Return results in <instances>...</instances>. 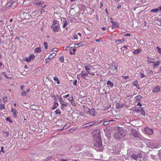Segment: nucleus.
<instances>
[{"mask_svg": "<svg viewBox=\"0 0 161 161\" xmlns=\"http://www.w3.org/2000/svg\"><path fill=\"white\" fill-rule=\"evenodd\" d=\"M148 72L150 74H153V71L150 69H148Z\"/></svg>", "mask_w": 161, "mask_h": 161, "instance_id": "59", "label": "nucleus"}, {"mask_svg": "<svg viewBox=\"0 0 161 161\" xmlns=\"http://www.w3.org/2000/svg\"><path fill=\"white\" fill-rule=\"evenodd\" d=\"M123 104H121L119 103H117L115 105V107L117 109L123 107Z\"/></svg>", "mask_w": 161, "mask_h": 161, "instance_id": "18", "label": "nucleus"}, {"mask_svg": "<svg viewBox=\"0 0 161 161\" xmlns=\"http://www.w3.org/2000/svg\"><path fill=\"white\" fill-rule=\"evenodd\" d=\"M109 124V121H104L102 125V126H105L108 125Z\"/></svg>", "mask_w": 161, "mask_h": 161, "instance_id": "29", "label": "nucleus"}, {"mask_svg": "<svg viewBox=\"0 0 161 161\" xmlns=\"http://www.w3.org/2000/svg\"><path fill=\"white\" fill-rule=\"evenodd\" d=\"M108 69L109 71L108 73L109 74L113 75L117 71V65L113 63V64L109 65Z\"/></svg>", "mask_w": 161, "mask_h": 161, "instance_id": "3", "label": "nucleus"}, {"mask_svg": "<svg viewBox=\"0 0 161 161\" xmlns=\"http://www.w3.org/2000/svg\"><path fill=\"white\" fill-rule=\"evenodd\" d=\"M130 135H132L134 137L137 138L138 137V134L137 131L134 129H131Z\"/></svg>", "mask_w": 161, "mask_h": 161, "instance_id": "7", "label": "nucleus"}, {"mask_svg": "<svg viewBox=\"0 0 161 161\" xmlns=\"http://www.w3.org/2000/svg\"><path fill=\"white\" fill-rule=\"evenodd\" d=\"M30 58L31 59H34L35 58V56L33 54H31L30 56Z\"/></svg>", "mask_w": 161, "mask_h": 161, "instance_id": "38", "label": "nucleus"}, {"mask_svg": "<svg viewBox=\"0 0 161 161\" xmlns=\"http://www.w3.org/2000/svg\"><path fill=\"white\" fill-rule=\"evenodd\" d=\"M90 65L89 64L87 65L86 66H84L85 70L88 72V74H90V73L89 72V70L90 69Z\"/></svg>", "mask_w": 161, "mask_h": 161, "instance_id": "19", "label": "nucleus"}, {"mask_svg": "<svg viewBox=\"0 0 161 161\" xmlns=\"http://www.w3.org/2000/svg\"><path fill=\"white\" fill-rule=\"evenodd\" d=\"M50 158V157L47 158L46 159L44 160L43 161H48V160L49 159V158Z\"/></svg>", "mask_w": 161, "mask_h": 161, "instance_id": "62", "label": "nucleus"}, {"mask_svg": "<svg viewBox=\"0 0 161 161\" xmlns=\"http://www.w3.org/2000/svg\"><path fill=\"white\" fill-rule=\"evenodd\" d=\"M61 122L62 121L61 120H58L57 121V122L56 123L57 125L58 126H60Z\"/></svg>", "mask_w": 161, "mask_h": 161, "instance_id": "37", "label": "nucleus"}, {"mask_svg": "<svg viewBox=\"0 0 161 161\" xmlns=\"http://www.w3.org/2000/svg\"><path fill=\"white\" fill-rule=\"evenodd\" d=\"M86 111V113L87 114H89L90 115L94 116L96 114V111H95L94 109L92 108L91 109L87 108H85Z\"/></svg>", "mask_w": 161, "mask_h": 161, "instance_id": "4", "label": "nucleus"}, {"mask_svg": "<svg viewBox=\"0 0 161 161\" xmlns=\"http://www.w3.org/2000/svg\"><path fill=\"white\" fill-rule=\"evenodd\" d=\"M88 72L85 71H83L81 72L80 74L81 77L84 79H87L85 77L88 75Z\"/></svg>", "mask_w": 161, "mask_h": 161, "instance_id": "11", "label": "nucleus"}, {"mask_svg": "<svg viewBox=\"0 0 161 161\" xmlns=\"http://www.w3.org/2000/svg\"><path fill=\"white\" fill-rule=\"evenodd\" d=\"M74 38L75 39H78V36L77 35H75L74 36Z\"/></svg>", "mask_w": 161, "mask_h": 161, "instance_id": "56", "label": "nucleus"}, {"mask_svg": "<svg viewBox=\"0 0 161 161\" xmlns=\"http://www.w3.org/2000/svg\"><path fill=\"white\" fill-rule=\"evenodd\" d=\"M159 11V9L155 8L152 9L151 10V12H158Z\"/></svg>", "mask_w": 161, "mask_h": 161, "instance_id": "31", "label": "nucleus"}, {"mask_svg": "<svg viewBox=\"0 0 161 161\" xmlns=\"http://www.w3.org/2000/svg\"><path fill=\"white\" fill-rule=\"evenodd\" d=\"M12 2V1H11L10 3H9H9H10V4L8 6H7V8L8 7H11L12 6V5H13L12 3H11V2Z\"/></svg>", "mask_w": 161, "mask_h": 161, "instance_id": "45", "label": "nucleus"}, {"mask_svg": "<svg viewBox=\"0 0 161 161\" xmlns=\"http://www.w3.org/2000/svg\"><path fill=\"white\" fill-rule=\"evenodd\" d=\"M11 111L13 113V116L14 117L16 118L17 117V114H18V112L14 108H12Z\"/></svg>", "mask_w": 161, "mask_h": 161, "instance_id": "12", "label": "nucleus"}, {"mask_svg": "<svg viewBox=\"0 0 161 161\" xmlns=\"http://www.w3.org/2000/svg\"><path fill=\"white\" fill-rule=\"evenodd\" d=\"M124 40L123 39L117 40L116 41V43L119 44V43L123 42L124 41Z\"/></svg>", "mask_w": 161, "mask_h": 161, "instance_id": "25", "label": "nucleus"}, {"mask_svg": "<svg viewBox=\"0 0 161 161\" xmlns=\"http://www.w3.org/2000/svg\"><path fill=\"white\" fill-rule=\"evenodd\" d=\"M34 51L36 52L39 53L41 51V50L40 47H36Z\"/></svg>", "mask_w": 161, "mask_h": 161, "instance_id": "26", "label": "nucleus"}, {"mask_svg": "<svg viewBox=\"0 0 161 161\" xmlns=\"http://www.w3.org/2000/svg\"><path fill=\"white\" fill-rule=\"evenodd\" d=\"M53 31L54 32H57L58 31L59 27L58 25H56L55 26H53Z\"/></svg>", "mask_w": 161, "mask_h": 161, "instance_id": "15", "label": "nucleus"}, {"mask_svg": "<svg viewBox=\"0 0 161 161\" xmlns=\"http://www.w3.org/2000/svg\"><path fill=\"white\" fill-rule=\"evenodd\" d=\"M3 75L6 77V78H7L8 77L6 75V73L5 72H3Z\"/></svg>", "mask_w": 161, "mask_h": 161, "instance_id": "64", "label": "nucleus"}, {"mask_svg": "<svg viewBox=\"0 0 161 161\" xmlns=\"http://www.w3.org/2000/svg\"><path fill=\"white\" fill-rule=\"evenodd\" d=\"M122 78H123V79H126L129 78V77L128 76H122Z\"/></svg>", "mask_w": 161, "mask_h": 161, "instance_id": "49", "label": "nucleus"}, {"mask_svg": "<svg viewBox=\"0 0 161 161\" xmlns=\"http://www.w3.org/2000/svg\"><path fill=\"white\" fill-rule=\"evenodd\" d=\"M111 22L112 23V26L115 28H117L118 27V25H117V23L116 21H111Z\"/></svg>", "mask_w": 161, "mask_h": 161, "instance_id": "21", "label": "nucleus"}, {"mask_svg": "<svg viewBox=\"0 0 161 161\" xmlns=\"http://www.w3.org/2000/svg\"><path fill=\"white\" fill-rule=\"evenodd\" d=\"M83 45V43L82 42H80V43L78 44H75V48L76 47V46L77 45H79V47L82 46Z\"/></svg>", "mask_w": 161, "mask_h": 161, "instance_id": "32", "label": "nucleus"}, {"mask_svg": "<svg viewBox=\"0 0 161 161\" xmlns=\"http://www.w3.org/2000/svg\"><path fill=\"white\" fill-rule=\"evenodd\" d=\"M147 62L148 63H155L154 61H150V60H147Z\"/></svg>", "mask_w": 161, "mask_h": 161, "instance_id": "47", "label": "nucleus"}, {"mask_svg": "<svg viewBox=\"0 0 161 161\" xmlns=\"http://www.w3.org/2000/svg\"><path fill=\"white\" fill-rule=\"evenodd\" d=\"M59 100L60 104L63 105H65V106H68V103H66L61 98V96L59 98Z\"/></svg>", "mask_w": 161, "mask_h": 161, "instance_id": "10", "label": "nucleus"}, {"mask_svg": "<svg viewBox=\"0 0 161 161\" xmlns=\"http://www.w3.org/2000/svg\"><path fill=\"white\" fill-rule=\"evenodd\" d=\"M70 125V123H66V124L63 127V128L61 130H65L67 128H68L69 127Z\"/></svg>", "mask_w": 161, "mask_h": 161, "instance_id": "20", "label": "nucleus"}, {"mask_svg": "<svg viewBox=\"0 0 161 161\" xmlns=\"http://www.w3.org/2000/svg\"><path fill=\"white\" fill-rule=\"evenodd\" d=\"M43 45L44 46L45 48L46 49H47L48 48V46L47 45V43L46 42H43Z\"/></svg>", "mask_w": 161, "mask_h": 161, "instance_id": "36", "label": "nucleus"}, {"mask_svg": "<svg viewBox=\"0 0 161 161\" xmlns=\"http://www.w3.org/2000/svg\"><path fill=\"white\" fill-rule=\"evenodd\" d=\"M55 114H59L60 115L61 114V112L60 110L59 109H57L55 111Z\"/></svg>", "mask_w": 161, "mask_h": 161, "instance_id": "30", "label": "nucleus"}, {"mask_svg": "<svg viewBox=\"0 0 161 161\" xmlns=\"http://www.w3.org/2000/svg\"><path fill=\"white\" fill-rule=\"evenodd\" d=\"M8 98L7 97H3V101L4 103H5L8 101Z\"/></svg>", "mask_w": 161, "mask_h": 161, "instance_id": "27", "label": "nucleus"}, {"mask_svg": "<svg viewBox=\"0 0 161 161\" xmlns=\"http://www.w3.org/2000/svg\"><path fill=\"white\" fill-rule=\"evenodd\" d=\"M160 87L158 86H157L153 89V92L154 93L158 92L160 91Z\"/></svg>", "mask_w": 161, "mask_h": 161, "instance_id": "13", "label": "nucleus"}, {"mask_svg": "<svg viewBox=\"0 0 161 161\" xmlns=\"http://www.w3.org/2000/svg\"><path fill=\"white\" fill-rule=\"evenodd\" d=\"M153 141L152 140H149L147 143V145L150 148H154L153 145Z\"/></svg>", "mask_w": 161, "mask_h": 161, "instance_id": "8", "label": "nucleus"}, {"mask_svg": "<svg viewBox=\"0 0 161 161\" xmlns=\"http://www.w3.org/2000/svg\"><path fill=\"white\" fill-rule=\"evenodd\" d=\"M6 120L7 121L10 122V123H12L13 121H12L11 119L10 118L7 117L6 118Z\"/></svg>", "mask_w": 161, "mask_h": 161, "instance_id": "41", "label": "nucleus"}, {"mask_svg": "<svg viewBox=\"0 0 161 161\" xmlns=\"http://www.w3.org/2000/svg\"><path fill=\"white\" fill-rule=\"evenodd\" d=\"M96 42H103V41L102 40V38H100L98 39H96L95 40Z\"/></svg>", "mask_w": 161, "mask_h": 161, "instance_id": "39", "label": "nucleus"}, {"mask_svg": "<svg viewBox=\"0 0 161 161\" xmlns=\"http://www.w3.org/2000/svg\"><path fill=\"white\" fill-rule=\"evenodd\" d=\"M66 48H67V49H65V50H68V49H71L72 48V47H70H70H69V46H68V47H66Z\"/></svg>", "mask_w": 161, "mask_h": 161, "instance_id": "58", "label": "nucleus"}, {"mask_svg": "<svg viewBox=\"0 0 161 161\" xmlns=\"http://www.w3.org/2000/svg\"><path fill=\"white\" fill-rule=\"evenodd\" d=\"M53 80H54L57 81L59 79H58L57 77H53Z\"/></svg>", "mask_w": 161, "mask_h": 161, "instance_id": "54", "label": "nucleus"}, {"mask_svg": "<svg viewBox=\"0 0 161 161\" xmlns=\"http://www.w3.org/2000/svg\"><path fill=\"white\" fill-rule=\"evenodd\" d=\"M5 105L4 104L2 103L0 105V109L1 110H2L3 109H4L5 108Z\"/></svg>", "mask_w": 161, "mask_h": 161, "instance_id": "33", "label": "nucleus"}, {"mask_svg": "<svg viewBox=\"0 0 161 161\" xmlns=\"http://www.w3.org/2000/svg\"><path fill=\"white\" fill-rule=\"evenodd\" d=\"M144 130L146 134L148 135H152L153 134V130L152 129L147 127L145 128Z\"/></svg>", "mask_w": 161, "mask_h": 161, "instance_id": "5", "label": "nucleus"}, {"mask_svg": "<svg viewBox=\"0 0 161 161\" xmlns=\"http://www.w3.org/2000/svg\"><path fill=\"white\" fill-rule=\"evenodd\" d=\"M64 106H65V105H61V108L63 110H64Z\"/></svg>", "mask_w": 161, "mask_h": 161, "instance_id": "52", "label": "nucleus"}, {"mask_svg": "<svg viewBox=\"0 0 161 161\" xmlns=\"http://www.w3.org/2000/svg\"><path fill=\"white\" fill-rule=\"evenodd\" d=\"M77 83V80H75L73 82V85L74 86L76 85Z\"/></svg>", "mask_w": 161, "mask_h": 161, "instance_id": "51", "label": "nucleus"}, {"mask_svg": "<svg viewBox=\"0 0 161 161\" xmlns=\"http://www.w3.org/2000/svg\"><path fill=\"white\" fill-rule=\"evenodd\" d=\"M114 131V136L116 139H121L125 136V133L122 128L119 127H115Z\"/></svg>", "mask_w": 161, "mask_h": 161, "instance_id": "2", "label": "nucleus"}, {"mask_svg": "<svg viewBox=\"0 0 161 161\" xmlns=\"http://www.w3.org/2000/svg\"><path fill=\"white\" fill-rule=\"evenodd\" d=\"M4 133V135L6 136V137H7L8 136V133L7 131L4 132L3 131Z\"/></svg>", "mask_w": 161, "mask_h": 161, "instance_id": "43", "label": "nucleus"}, {"mask_svg": "<svg viewBox=\"0 0 161 161\" xmlns=\"http://www.w3.org/2000/svg\"><path fill=\"white\" fill-rule=\"evenodd\" d=\"M132 157L134 159L136 160L138 158H141V155L140 154H138L137 155L136 154H133Z\"/></svg>", "mask_w": 161, "mask_h": 161, "instance_id": "16", "label": "nucleus"}, {"mask_svg": "<svg viewBox=\"0 0 161 161\" xmlns=\"http://www.w3.org/2000/svg\"><path fill=\"white\" fill-rule=\"evenodd\" d=\"M69 100L70 101H72L73 100V97H69Z\"/></svg>", "mask_w": 161, "mask_h": 161, "instance_id": "61", "label": "nucleus"}, {"mask_svg": "<svg viewBox=\"0 0 161 161\" xmlns=\"http://www.w3.org/2000/svg\"><path fill=\"white\" fill-rule=\"evenodd\" d=\"M53 56L50 54L49 56L48 57V58H47V59H51L53 58Z\"/></svg>", "mask_w": 161, "mask_h": 161, "instance_id": "55", "label": "nucleus"}, {"mask_svg": "<svg viewBox=\"0 0 161 161\" xmlns=\"http://www.w3.org/2000/svg\"><path fill=\"white\" fill-rule=\"evenodd\" d=\"M63 22V23L64 22V24L63 25V27L65 28L66 26L68 24L67 21H64Z\"/></svg>", "mask_w": 161, "mask_h": 161, "instance_id": "35", "label": "nucleus"}, {"mask_svg": "<svg viewBox=\"0 0 161 161\" xmlns=\"http://www.w3.org/2000/svg\"><path fill=\"white\" fill-rule=\"evenodd\" d=\"M92 135L93 137V144L95 149L98 151H102L103 147L99 130H94L92 133Z\"/></svg>", "mask_w": 161, "mask_h": 161, "instance_id": "1", "label": "nucleus"}, {"mask_svg": "<svg viewBox=\"0 0 161 161\" xmlns=\"http://www.w3.org/2000/svg\"><path fill=\"white\" fill-rule=\"evenodd\" d=\"M25 60L27 62H28L31 61V59L30 58V57H26Z\"/></svg>", "mask_w": 161, "mask_h": 161, "instance_id": "42", "label": "nucleus"}, {"mask_svg": "<svg viewBox=\"0 0 161 161\" xmlns=\"http://www.w3.org/2000/svg\"><path fill=\"white\" fill-rule=\"evenodd\" d=\"M107 84L108 85H109L111 87H112L114 86L113 83L110 80H108L107 82Z\"/></svg>", "mask_w": 161, "mask_h": 161, "instance_id": "23", "label": "nucleus"}, {"mask_svg": "<svg viewBox=\"0 0 161 161\" xmlns=\"http://www.w3.org/2000/svg\"><path fill=\"white\" fill-rule=\"evenodd\" d=\"M125 48L126 49H127V47L126 46H124L122 47L121 48V50H122L123 48Z\"/></svg>", "mask_w": 161, "mask_h": 161, "instance_id": "60", "label": "nucleus"}, {"mask_svg": "<svg viewBox=\"0 0 161 161\" xmlns=\"http://www.w3.org/2000/svg\"><path fill=\"white\" fill-rule=\"evenodd\" d=\"M154 64H153V67L154 69H155L156 67L158 66L160 64V61H158L156 62H155V63H153Z\"/></svg>", "mask_w": 161, "mask_h": 161, "instance_id": "14", "label": "nucleus"}, {"mask_svg": "<svg viewBox=\"0 0 161 161\" xmlns=\"http://www.w3.org/2000/svg\"><path fill=\"white\" fill-rule=\"evenodd\" d=\"M97 122L96 121H92L91 122H88L85 124H84L83 126L84 128H86L88 127H91L93 126L94 124L96 123Z\"/></svg>", "mask_w": 161, "mask_h": 161, "instance_id": "6", "label": "nucleus"}, {"mask_svg": "<svg viewBox=\"0 0 161 161\" xmlns=\"http://www.w3.org/2000/svg\"><path fill=\"white\" fill-rule=\"evenodd\" d=\"M104 130L105 133V135L107 137L108 139L110 137V131L107 128L104 129Z\"/></svg>", "mask_w": 161, "mask_h": 161, "instance_id": "9", "label": "nucleus"}, {"mask_svg": "<svg viewBox=\"0 0 161 161\" xmlns=\"http://www.w3.org/2000/svg\"><path fill=\"white\" fill-rule=\"evenodd\" d=\"M57 21L56 20H53V24L51 26L52 28L53 27V26H55L56 25V24H57Z\"/></svg>", "mask_w": 161, "mask_h": 161, "instance_id": "34", "label": "nucleus"}, {"mask_svg": "<svg viewBox=\"0 0 161 161\" xmlns=\"http://www.w3.org/2000/svg\"><path fill=\"white\" fill-rule=\"evenodd\" d=\"M136 97V99H138V100H139V99H140L141 96H139Z\"/></svg>", "mask_w": 161, "mask_h": 161, "instance_id": "57", "label": "nucleus"}, {"mask_svg": "<svg viewBox=\"0 0 161 161\" xmlns=\"http://www.w3.org/2000/svg\"><path fill=\"white\" fill-rule=\"evenodd\" d=\"M133 110L137 112H140L141 111V108H137L134 107L133 108Z\"/></svg>", "mask_w": 161, "mask_h": 161, "instance_id": "24", "label": "nucleus"}, {"mask_svg": "<svg viewBox=\"0 0 161 161\" xmlns=\"http://www.w3.org/2000/svg\"><path fill=\"white\" fill-rule=\"evenodd\" d=\"M141 52V50L140 49H138L137 50H135L133 52V53L135 54H138L139 53Z\"/></svg>", "mask_w": 161, "mask_h": 161, "instance_id": "22", "label": "nucleus"}, {"mask_svg": "<svg viewBox=\"0 0 161 161\" xmlns=\"http://www.w3.org/2000/svg\"><path fill=\"white\" fill-rule=\"evenodd\" d=\"M22 95L23 96H25L26 95V92L25 91H23L21 93Z\"/></svg>", "mask_w": 161, "mask_h": 161, "instance_id": "48", "label": "nucleus"}, {"mask_svg": "<svg viewBox=\"0 0 161 161\" xmlns=\"http://www.w3.org/2000/svg\"><path fill=\"white\" fill-rule=\"evenodd\" d=\"M50 54L52 56H53V57L55 56L56 55V53H52Z\"/></svg>", "mask_w": 161, "mask_h": 161, "instance_id": "53", "label": "nucleus"}, {"mask_svg": "<svg viewBox=\"0 0 161 161\" xmlns=\"http://www.w3.org/2000/svg\"><path fill=\"white\" fill-rule=\"evenodd\" d=\"M132 85L134 86H136V87H137V88H138V87H139V85H138V82L137 81H135L134 82L133 84H132Z\"/></svg>", "mask_w": 161, "mask_h": 161, "instance_id": "28", "label": "nucleus"}, {"mask_svg": "<svg viewBox=\"0 0 161 161\" xmlns=\"http://www.w3.org/2000/svg\"><path fill=\"white\" fill-rule=\"evenodd\" d=\"M59 59L61 62H63L64 61V57L63 56H61L59 58Z\"/></svg>", "mask_w": 161, "mask_h": 161, "instance_id": "40", "label": "nucleus"}, {"mask_svg": "<svg viewBox=\"0 0 161 161\" xmlns=\"http://www.w3.org/2000/svg\"><path fill=\"white\" fill-rule=\"evenodd\" d=\"M69 94H68L64 96V97L66 98V97H69Z\"/></svg>", "mask_w": 161, "mask_h": 161, "instance_id": "63", "label": "nucleus"}, {"mask_svg": "<svg viewBox=\"0 0 161 161\" xmlns=\"http://www.w3.org/2000/svg\"><path fill=\"white\" fill-rule=\"evenodd\" d=\"M59 98V97L58 95L54 97V100H55L54 102H56V101H57V100H58V98Z\"/></svg>", "mask_w": 161, "mask_h": 161, "instance_id": "44", "label": "nucleus"}, {"mask_svg": "<svg viewBox=\"0 0 161 161\" xmlns=\"http://www.w3.org/2000/svg\"><path fill=\"white\" fill-rule=\"evenodd\" d=\"M58 106V104L56 102H54L53 103V105L52 108V109H54L57 108Z\"/></svg>", "mask_w": 161, "mask_h": 161, "instance_id": "17", "label": "nucleus"}, {"mask_svg": "<svg viewBox=\"0 0 161 161\" xmlns=\"http://www.w3.org/2000/svg\"><path fill=\"white\" fill-rule=\"evenodd\" d=\"M142 115H143L144 116H145V113L144 111L142 108Z\"/></svg>", "mask_w": 161, "mask_h": 161, "instance_id": "50", "label": "nucleus"}, {"mask_svg": "<svg viewBox=\"0 0 161 161\" xmlns=\"http://www.w3.org/2000/svg\"><path fill=\"white\" fill-rule=\"evenodd\" d=\"M157 48L158 49V53L161 54V48H159L158 47H157Z\"/></svg>", "mask_w": 161, "mask_h": 161, "instance_id": "46", "label": "nucleus"}]
</instances>
